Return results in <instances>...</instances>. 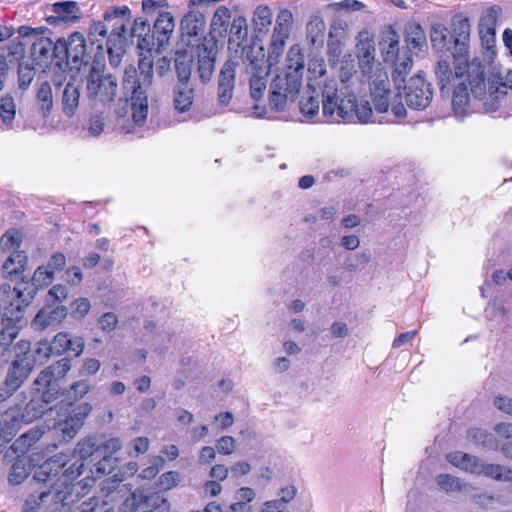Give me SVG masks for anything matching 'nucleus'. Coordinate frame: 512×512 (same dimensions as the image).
Segmentation results:
<instances>
[{
    "label": "nucleus",
    "mask_w": 512,
    "mask_h": 512,
    "mask_svg": "<svg viewBox=\"0 0 512 512\" xmlns=\"http://www.w3.org/2000/svg\"><path fill=\"white\" fill-rule=\"evenodd\" d=\"M304 74V55L299 45H292L286 55L284 69L270 83L269 106L284 111L288 100L293 101L300 91Z\"/></svg>",
    "instance_id": "1"
},
{
    "label": "nucleus",
    "mask_w": 512,
    "mask_h": 512,
    "mask_svg": "<svg viewBox=\"0 0 512 512\" xmlns=\"http://www.w3.org/2000/svg\"><path fill=\"white\" fill-rule=\"evenodd\" d=\"M131 20L128 6L114 7L105 12L103 22H98V33L101 36L109 34L107 53L111 66L117 67L125 53L126 25Z\"/></svg>",
    "instance_id": "2"
},
{
    "label": "nucleus",
    "mask_w": 512,
    "mask_h": 512,
    "mask_svg": "<svg viewBox=\"0 0 512 512\" xmlns=\"http://www.w3.org/2000/svg\"><path fill=\"white\" fill-rule=\"evenodd\" d=\"M35 291L12 290L11 286L0 288V299L8 304L5 308L3 329L0 331V353H4L19 333L17 324L23 317L22 309L32 301Z\"/></svg>",
    "instance_id": "3"
},
{
    "label": "nucleus",
    "mask_w": 512,
    "mask_h": 512,
    "mask_svg": "<svg viewBox=\"0 0 512 512\" xmlns=\"http://www.w3.org/2000/svg\"><path fill=\"white\" fill-rule=\"evenodd\" d=\"M197 60L194 63V57L188 52H177L175 56V70L180 83L189 84L192 70L196 73L202 83L211 80L216 61V48L214 43L200 44L197 46Z\"/></svg>",
    "instance_id": "4"
},
{
    "label": "nucleus",
    "mask_w": 512,
    "mask_h": 512,
    "mask_svg": "<svg viewBox=\"0 0 512 512\" xmlns=\"http://www.w3.org/2000/svg\"><path fill=\"white\" fill-rule=\"evenodd\" d=\"M468 40H455L454 64L461 65L467 70L468 85L475 98L486 94L485 66L479 58L468 61Z\"/></svg>",
    "instance_id": "5"
},
{
    "label": "nucleus",
    "mask_w": 512,
    "mask_h": 512,
    "mask_svg": "<svg viewBox=\"0 0 512 512\" xmlns=\"http://www.w3.org/2000/svg\"><path fill=\"white\" fill-rule=\"evenodd\" d=\"M336 80H329L321 87L322 113L328 121L340 122L349 120L351 110L355 107L352 99L338 98V87Z\"/></svg>",
    "instance_id": "6"
},
{
    "label": "nucleus",
    "mask_w": 512,
    "mask_h": 512,
    "mask_svg": "<svg viewBox=\"0 0 512 512\" xmlns=\"http://www.w3.org/2000/svg\"><path fill=\"white\" fill-rule=\"evenodd\" d=\"M138 471V464L136 462H129L125 464L116 474L107 477L101 483V489L98 493V499L103 498L102 505L103 512H112L114 507H107L109 502L120 501L130 489H126V485H121L126 477L133 476Z\"/></svg>",
    "instance_id": "7"
},
{
    "label": "nucleus",
    "mask_w": 512,
    "mask_h": 512,
    "mask_svg": "<svg viewBox=\"0 0 512 512\" xmlns=\"http://www.w3.org/2000/svg\"><path fill=\"white\" fill-rule=\"evenodd\" d=\"M135 67H126L123 77V87L131 92V110L133 121L137 124L145 122L148 113L147 91H141L135 82Z\"/></svg>",
    "instance_id": "8"
},
{
    "label": "nucleus",
    "mask_w": 512,
    "mask_h": 512,
    "mask_svg": "<svg viewBox=\"0 0 512 512\" xmlns=\"http://www.w3.org/2000/svg\"><path fill=\"white\" fill-rule=\"evenodd\" d=\"M404 90L407 105L414 109H425L433 98L430 83L420 73L409 80Z\"/></svg>",
    "instance_id": "9"
},
{
    "label": "nucleus",
    "mask_w": 512,
    "mask_h": 512,
    "mask_svg": "<svg viewBox=\"0 0 512 512\" xmlns=\"http://www.w3.org/2000/svg\"><path fill=\"white\" fill-rule=\"evenodd\" d=\"M512 90V70L507 71L503 76L501 73H494L486 83V94L480 99H485L484 107L487 112L496 111L497 101L507 94V89Z\"/></svg>",
    "instance_id": "10"
},
{
    "label": "nucleus",
    "mask_w": 512,
    "mask_h": 512,
    "mask_svg": "<svg viewBox=\"0 0 512 512\" xmlns=\"http://www.w3.org/2000/svg\"><path fill=\"white\" fill-rule=\"evenodd\" d=\"M117 88L118 84L115 76L107 74L100 77L98 74V98L103 105L108 107V109L113 107L114 113L117 117H122L126 113L128 102L127 100L119 98L118 102L116 104L114 103Z\"/></svg>",
    "instance_id": "11"
},
{
    "label": "nucleus",
    "mask_w": 512,
    "mask_h": 512,
    "mask_svg": "<svg viewBox=\"0 0 512 512\" xmlns=\"http://www.w3.org/2000/svg\"><path fill=\"white\" fill-rule=\"evenodd\" d=\"M435 74L442 97H449L452 88H454L459 81H468L465 67L454 64L453 71L449 63L445 60L438 61Z\"/></svg>",
    "instance_id": "12"
},
{
    "label": "nucleus",
    "mask_w": 512,
    "mask_h": 512,
    "mask_svg": "<svg viewBox=\"0 0 512 512\" xmlns=\"http://www.w3.org/2000/svg\"><path fill=\"white\" fill-rule=\"evenodd\" d=\"M375 43L367 31H361L357 37L356 56L363 75L371 78L375 64Z\"/></svg>",
    "instance_id": "13"
},
{
    "label": "nucleus",
    "mask_w": 512,
    "mask_h": 512,
    "mask_svg": "<svg viewBox=\"0 0 512 512\" xmlns=\"http://www.w3.org/2000/svg\"><path fill=\"white\" fill-rule=\"evenodd\" d=\"M249 80H268L271 69L266 65L264 49L261 46L250 45L243 48Z\"/></svg>",
    "instance_id": "14"
},
{
    "label": "nucleus",
    "mask_w": 512,
    "mask_h": 512,
    "mask_svg": "<svg viewBox=\"0 0 512 512\" xmlns=\"http://www.w3.org/2000/svg\"><path fill=\"white\" fill-rule=\"evenodd\" d=\"M128 495V493L126 494ZM123 502L124 509H138V508H146L149 509L147 512H153V508L166 510L169 508V503L167 500L157 493H152L148 496L143 495L142 492L135 491L131 493V495L125 496L120 501H114L113 503ZM112 502H109L111 504ZM126 512V510H123Z\"/></svg>",
    "instance_id": "15"
},
{
    "label": "nucleus",
    "mask_w": 512,
    "mask_h": 512,
    "mask_svg": "<svg viewBox=\"0 0 512 512\" xmlns=\"http://www.w3.org/2000/svg\"><path fill=\"white\" fill-rule=\"evenodd\" d=\"M236 66L237 64L229 59L220 69L218 76L217 101L221 106H227L233 97Z\"/></svg>",
    "instance_id": "16"
},
{
    "label": "nucleus",
    "mask_w": 512,
    "mask_h": 512,
    "mask_svg": "<svg viewBox=\"0 0 512 512\" xmlns=\"http://www.w3.org/2000/svg\"><path fill=\"white\" fill-rule=\"evenodd\" d=\"M135 82L141 91H147L153 83V57L151 49L141 50L138 60V70L135 68Z\"/></svg>",
    "instance_id": "17"
},
{
    "label": "nucleus",
    "mask_w": 512,
    "mask_h": 512,
    "mask_svg": "<svg viewBox=\"0 0 512 512\" xmlns=\"http://www.w3.org/2000/svg\"><path fill=\"white\" fill-rule=\"evenodd\" d=\"M66 316L67 310L64 306H46L37 313L32 325L35 329L43 330L49 326L61 323Z\"/></svg>",
    "instance_id": "18"
},
{
    "label": "nucleus",
    "mask_w": 512,
    "mask_h": 512,
    "mask_svg": "<svg viewBox=\"0 0 512 512\" xmlns=\"http://www.w3.org/2000/svg\"><path fill=\"white\" fill-rule=\"evenodd\" d=\"M499 8L491 7L487 16L479 24V36L484 49L489 51L495 43V26Z\"/></svg>",
    "instance_id": "19"
},
{
    "label": "nucleus",
    "mask_w": 512,
    "mask_h": 512,
    "mask_svg": "<svg viewBox=\"0 0 512 512\" xmlns=\"http://www.w3.org/2000/svg\"><path fill=\"white\" fill-rule=\"evenodd\" d=\"M54 280V270H50L49 268L43 266H39L33 274L32 283L29 285L28 283H22L18 287H14L12 290H24L28 292L30 290H34L35 293L38 289L48 286Z\"/></svg>",
    "instance_id": "20"
},
{
    "label": "nucleus",
    "mask_w": 512,
    "mask_h": 512,
    "mask_svg": "<svg viewBox=\"0 0 512 512\" xmlns=\"http://www.w3.org/2000/svg\"><path fill=\"white\" fill-rule=\"evenodd\" d=\"M175 23L170 13H161L156 19L153 27V33L156 37L158 44L163 46L168 42L171 34L174 31Z\"/></svg>",
    "instance_id": "21"
},
{
    "label": "nucleus",
    "mask_w": 512,
    "mask_h": 512,
    "mask_svg": "<svg viewBox=\"0 0 512 512\" xmlns=\"http://www.w3.org/2000/svg\"><path fill=\"white\" fill-rule=\"evenodd\" d=\"M54 106L52 87L49 82H43L36 92V108L38 113L46 118L50 115Z\"/></svg>",
    "instance_id": "22"
},
{
    "label": "nucleus",
    "mask_w": 512,
    "mask_h": 512,
    "mask_svg": "<svg viewBox=\"0 0 512 512\" xmlns=\"http://www.w3.org/2000/svg\"><path fill=\"white\" fill-rule=\"evenodd\" d=\"M79 100V86L75 83L68 82L63 90L61 99L63 113L68 117L73 116L78 109Z\"/></svg>",
    "instance_id": "23"
},
{
    "label": "nucleus",
    "mask_w": 512,
    "mask_h": 512,
    "mask_svg": "<svg viewBox=\"0 0 512 512\" xmlns=\"http://www.w3.org/2000/svg\"><path fill=\"white\" fill-rule=\"evenodd\" d=\"M205 16L200 11H190L181 20V30L184 35L198 36L205 28Z\"/></svg>",
    "instance_id": "24"
},
{
    "label": "nucleus",
    "mask_w": 512,
    "mask_h": 512,
    "mask_svg": "<svg viewBox=\"0 0 512 512\" xmlns=\"http://www.w3.org/2000/svg\"><path fill=\"white\" fill-rule=\"evenodd\" d=\"M39 458V454H33L30 461H27L26 458H18L13 464L8 475V481L10 484L17 485L22 483L30 474V462H33V465H35V462L38 461Z\"/></svg>",
    "instance_id": "25"
},
{
    "label": "nucleus",
    "mask_w": 512,
    "mask_h": 512,
    "mask_svg": "<svg viewBox=\"0 0 512 512\" xmlns=\"http://www.w3.org/2000/svg\"><path fill=\"white\" fill-rule=\"evenodd\" d=\"M132 38L137 39V48L140 50L151 49L150 24L145 18H136L130 33Z\"/></svg>",
    "instance_id": "26"
},
{
    "label": "nucleus",
    "mask_w": 512,
    "mask_h": 512,
    "mask_svg": "<svg viewBox=\"0 0 512 512\" xmlns=\"http://www.w3.org/2000/svg\"><path fill=\"white\" fill-rule=\"evenodd\" d=\"M346 24L339 22L333 24L330 28L329 39L327 42L328 53L334 59H337L342 53L343 38L345 36Z\"/></svg>",
    "instance_id": "27"
},
{
    "label": "nucleus",
    "mask_w": 512,
    "mask_h": 512,
    "mask_svg": "<svg viewBox=\"0 0 512 512\" xmlns=\"http://www.w3.org/2000/svg\"><path fill=\"white\" fill-rule=\"evenodd\" d=\"M466 82L467 81H459V83L451 90L452 108L455 111V113L459 115H462L465 112L469 102V90H471V87L468 88ZM470 92L472 93V91Z\"/></svg>",
    "instance_id": "28"
},
{
    "label": "nucleus",
    "mask_w": 512,
    "mask_h": 512,
    "mask_svg": "<svg viewBox=\"0 0 512 512\" xmlns=\"http://www.w3.org/2000/svg\"><path fill=\"white\" fill-rule=\"evenodd\" d=\"M84 418V413L73 410L65 420H61L57 424L56 428L62 432L64 438H73L77 430L82 426Z\"/></svg>",
    "instance_id": "29"
},
{
    "label": "nucleus",
    "mask_w": 512,
    "mask_h": 512,
    "mask_svg": "<svg viewBox=\"0 0 512 512\" xmlns=\"http://www.w3.org/2000/svg\"><path fill=\"white\" fill-rule=\"evenodd\" d=\"M27 257L24 252H14L8 254L7 259L2 265L3 275L5 277H12L20 274L25 270Z\"/></svg>",
    "instance_id": "30"
},
{
    "label": "nucleus",
    "mask_w": 512,
    "mask_h": 512,
    "mask_svg": "<svg viewBox=\"0 0 512 512\" xmlns=\"http://www.w3.org/2000/svg\"><path fill=\"white\" fill-rule=\"evenodd\" d=\"M30 364H22L21 361L15 360L13 362V365L8 373L6 384L11 390H16L20 387V385L23 383V381L29 376L30 374Z\"/></svg>",
    "instance_id": "31"
},
{
    "label": "nucleus",
    "mask_w": 512,
    "mask_h": 512,
    "mask_svg": "<svg viewBox=\"0 0 512 512\" xmlns=\"http://www.w3.org/2000/svg\"><path fill=\"white\" fill-rule=\"evenodd\" d=\"M194 88L189 84L180 83L175 89L174 105L179 112H186L192 106Z\"/></svg>",
    "instance_id": "32"
},
{
    "label": "nucleus",
    "mask_w": 512,
    "mask_h": 512,
    "mask_svg": "<svg viewBox=\"0 0 512 512\" xmlns=\"http://www.w3.org/2000/svg\"><path fill=\"white\" fill-rule=\"evenodd\" d=\"M230 18V10L225 6H219L211 20V34H217L220 37L224 36L228 31Z\"/></svg>",
    "instance_id": "33"
},
{
    "label": "nucleus",
    "mask_w": 512,
    "mask_h": 512,
    "mask_svg": "<svg viewBox=\"0 0 512 512\" xmlns=\"http://www.w3.org/2000/svg\"><path fill=\"white\" fill-rule=\"evenodd\" d=\"M63 466L64 463L60 460V458H51L45 461L35 470L34 479L39 482H45L53 476H56Z\"/></svg>",
    "instance_id": "34"
},
{
    "label": "nucleus",
    "mask_w": 512,
    "mask_h": 512,
    "mask_svg": "<svg viewBox=\"0 0 512 512\" xmlns=\"http://www.w3.org/2000/svg\"><path fill=\"white\" fill-rule=\"evenodd\" d=\"M435 482L440 490L445 493L461 492L467 489L468 485L461 481L460 478L450 474L441 473L435 477Z\"/></svg>",
    "instance_id": "35"
},
{
    "label": "nucleus",
    "mask_w": 512,
    "mask_h": 512,
    "mask_svg": "<svg viewBox=\"0 0 512 512\" xmlns=\"http://www.w3.org/2000/svg\"><path fill=\"white\" fill-rule=\"evenodd\" d=\"M405 33V40L409 49L422 50L426 46V34L419 24L408 25Z\"/></svg>",
    "instance_id": "36"
},
{
    "label": "nucleus",
    "mask_w": 512,
    "mask_h": 512,
    "mask_svg": "<svg viewBox=\"0 0 512 512\" xmlns=\"http://www.w3.org/2000/svg\"><path fill=\"white\" fill-rule=\"evenodd\" d=\"M392 62L394 63L392 78L395 84L400 87L401 84L405 83V76L411 69L413 61L408 52H405L403 56H397Z\"/></svg>",
    "instance_id": "37"
},
{
    "label": "nucleus",
    "mask_w": 512,
    "mask_h": 512,
    "mask_svg": "<svg viewBox=\"0 0 512 512\" xmlns=\"http://www.w3.org/2000/svg\"><path fill=\"white\" fill-rule=\"evenodd\" d=\"M52 11L63 21L70 22L79 18V7L76 2L63 1L52 5Z\"/></svg>",
    "instance_id": "38"
},
{
    "label": "nucleus",
    "mask_w": 512,
    "mask_h": 512,
    "mask_svg": "<svg viewBox=\"0 0 512 512\" xmlns=\"http://www.w3.org/2000/svg\"><path fill=\"white\" fill-rule=\"evenodd\" d=\"M16 116V103L12 96L4 95L0 99V118L1 122L7 128L12 127Z\"/></svg>",
    "instance_id": "39"
},
{
    "label": "nucleus",
    "mask_w": 512,
    "mask_h": 512,
    "mask_svg": "<svg viewBox=\"0 0 512 512\" xmlns=\"http://www.w3.org/2000/svg\"><path fill=\"white\" fill-rule=\"evenodd\" d=\"M21 233L18 230H8L0 238V249L3 253L11 254L14 252H21L19 250L21 244Z\"/></svg>",
    "instance_id": "40"
},
{
    "label": "nucleus",
    "mask_w": 512,
    "mask_h": 512,
    "mask_svg": "<svg viewBox=\"0 0 512 512\" xmlns=\"http://www.w3.org/2000/svg\"><path fill=\"white\" fill-rule=\"evenodd\" d=\"M491 477L496 480L512 479V470L498 464H481L479 474Z\"/></svg>",
    "instance_id": "41"
},
{
    "label": "nucleus",
    "mask_w": 512,
    "mask_h": 512,
    "mask_svg": "<svg viewBox=\"0 0 512 512\" xmlns=\"http://www.w3.org/2000/svg\"><path fill=\"white\" fill-rule=\"evenodd\" d=\"M292 22L293 16L291 11L288 9L280 10L273 32L280 35L281 38H289Z\"/></svg>",
    "instance_id": "42"
},
{
    "label": "nucleus",
    "mask_w": 512,
    "mask_h": 512,
    "mask_svg": "<svg viewBox=\"0 0 512 512\" xmlns=\"http://www.w3.org/2000/svg\"><path fill=\"white\" fill-rule=\"evenodd\" d=\"M347 99H352L355 107L351 110V114L349 115V120L352 121L354 117L358 119L361 123H367L372 116V108L368 101L362 102L358 104L357 99L354 95H349Z\"/></svg>",
    "instance_id": "43"
},
{
    "label": "nucleus",
    "mask_w": 512,
    "mask_h": 512,
    "mask_svg": "<svg viewBox=\"0 0 512 512\" xmlns=\"http://www.w3.org/2000/svg\"><path fill=\"white\" fill-rule=\"evenodd\" d=\"M273 18L272 10L267 6H258L253 14V24L255 30L261 32L267 30L271 25Z\"/></svg>",
    "instance_id": "44"
},
{
    "label": "nucleus",
    "mask_w": 512,
    "mask_h": 512,
    "mask_svg": "<svg viewBox=\"0 0 512 512\" xmlns=\"http://www.w3.org/2000/svg\"><path fill=\"white\" fill-rule=\"evenodd\" d=\"M301 113L308 118H313L319 113V95H308L303 97L299 103Z\"/></svg>",
    "instance_id": "45"
},
{
    "label": "nucleus",
    "mask_w": 512,
    "mask_h": 512,
    "mask_svg": "<svg viewBox=\"0 0 512 512\" xmlns=\"http://www.w3.org/2000/svg\"><path fill=\"white\" fill-rule=\"evenodd\" d=\"M17 361H21L22 364L29 363L30 371L34 367V365L39 364L34 354L30 350V343L27 341H20L16 345V359Z\"/></svg>",
    "instance_id": "46"
},
{
    "label": "nucleus",
    "mask_w": 512,
    "mask_h": 512,
    "mask_svg": "<svg viewBox=\"0 0 512 512\" xmlns=\"http://www.w3.org/2000/svg\"><path fill=\"white\" fill-rule=\"evenodd\" d=\"M255 498V492L252 488L242 487L235 493V502L231 505L232 512L244 510L245 505Z\"/></svg>",
    "instance_id": "47"
},
{
    "label": "nucleus",
    "mask_w": 512,
    "mask_h": 512,
    "mask_svg": "<svg viewBox=\"0 0 512 512\" xmlns=\"http://www.w3.org/2000/svg\"><path fill=\"white\" fill-rule=\"evenodd\" d=\"M85 50L84 38L79 33L72 34L67 42L66 51L68 55H72L73 58H78L83 55Z\"/></svg>",
    "instance_id": "48"
},
{
    "label": "nucleus",
    "mask_w": 512,
    "mask_h": 512,
    "mask_svg": "<svg viewBox=\"0 0 512 512\" xmlns=\"http://www.w3.org/2000/svg\"><path fill=\"white\" fill-rule=\"evenodd\" d=\"M453 33L455 40H468L470 36V23L467 18L462 16L454 17L453 19Z\"/></svg>",
    "instance_id": "49"
},
{
    "label": "nucleus",
    "mask_w": 512,
    "mask_h": 512,
    "mask_svg": "<svg viewBox=\"0 0 512 512\" xmlns=\"http://www.w3.org/2000/svg\"><path fill=\"white\" fill-rule=\"evenodd\" d=\"M325 29L324 21L317 17L308 23L307 30L312 44L321 43L323 41Z\"/></svg>",
    "instance_id": "50"
},
{
    "label": "nucleus",
    "mask_w": 512,
    "mask_h": 512,
    "mask_svg": "<svg viewBox=\"0 0 512 512\" xmlns=\"http://www.w3.org/2000/svg\"><path fill=\"white\" fill-rule=\"evenodd\" d=\"M230 33L239 41H243L248 36V25L247 21L243 16H237L233 19Z\"/></svg>",
    "instance_id": "51"
},
{
    "label": "nucleus",
    "mask_w": 512,
    "mask_h": 512,
    "mask_svg": "<svg viewBox=\"0 0 512 512\" xmlns=\"http://www.w3.org/2000/svg\"><path fill=\"white\" fill-rule=\"evenodd\" d=\"M447 28L441 24L436 23L432 25L430 31V40L434 47H443L446 43Z\"/></svg>",
    "instance_id": "52"
},
{
    "label": "nucleus",
    "mask_w": 512,
    "mask_h": 512,
    "mask_svg": "<svg viewBox=\"0 0 512 512\" xmlns=\"http://www.w3.org/2000/svg\"><path fill=\"white\" fill-rule=\"evenodd\" d=\"M122 448V441L120 438H110L105 442H102L98 445V456L108 455L114 457L113 455L118 452Z\"/></svg>",
    "instance_id": "53"
},
{
    "label": "nucleus",
    "mask_w": 512,
    "mask_h": 512,
    "mask_svg": "<svg viewBox=\"0 0 512 512\" xmlns=\"http://www.w3.org/2000/svg\"><path fill=\"white\" fill-rule=\"evenodd\" d=\"M32 354L39 364H43L53 354L51 344L46 340L37 342Z\"/></svg>",
    "instance_id": "54"
},
{
    "label": "nucleus",
    "mask_w": 512,
    "mask_h": 512,
    "mask_svg": "<svg viewBox=\"0 0 512 512\" xmlns=\"http://www.w3.org/2000/svg\"><path fill=\"white\" fill-rule=\"evenodd\" d=\"M164 458L161 456H156L151 460V465L141 471L139 477L142 479H153L160 471L161 467L164 465Z\"/></svg>",
    "instance_id": "55"
},
{
    "label": "nucleus",
    "mask_w": 512,
    "mask_h": 512,
    "mask_svg": "<svg viewBox=\"0 0 512 512\" xmlns=\"http://www.w3.org/2000/svg\"><path fill=\"white\" fill-rule=\"evenodd\" d=\"M69 343H70V337L68 334H66V333L57 334L53 338L52 342L50 343L51 347H52V353L57 354V355L65 354V352H67V347H68Z\"/></svg>",
    "instance_id": "56"
},
{
    "label": "nucleus",
    "mask_w": 512,
    "mask_h": 512,
    "mask_svg": "<svg viewBox=\"0 0 512 512\" xmlns=\"http://www.w3.org/2000/svg\"><path fill=\"white\" fill-rule=\"evenodd\" d=\"M390 90L382 89L381 93H374V108L379 113H386L389 109Z\"/></svg>",
    "instance_id": "57"
},
{
    "label": "nucleus",
    "mask_w": 512,
    "mask_h": 512,
    "mask_svg": "<svg viewBox=\"0 0 512 512\" xmlns=\"http://www.w3.org/2000/svg\"><path fill=\"white\" fill-rule=\"evenodd\" d=\"M236 448V441L232 436H222L216 442V449L221 455H231Z\"/></svg>",
    "instance_id": "58"
},
{
    "label": "nucleus",
    "mask_w": 512,
    "mask_h": 512,
    "mask_svg": "<svg viewBox=\"0 0 512 512\" xmlns=\"http://www.w3.org/2000/svg\"><path fill=\"white\" fill-rule=\"evenodd\" d=\"M118 324V318L116 314L107 312L98 318V327L104 332L113 331Z\"/></svg>",
    "instance_id": "59"
},
{
    "label": "nucleus",
    "mask_w": 512,
    "mask_h": 512,
    "mask_svg": "<svg viewBox=\"0 0 512 512\" xmlns=\"http://www.w3.org/2000/svg\"><path fill=\"white\" fill-rule=\"evenodd\" d=\"M101 459L98 460V474H110L114 471L115 467L118 464L117 457H111L108 455L100 456Z\"/></svg>",
    "instance_id": "60"
},
{
    "label": "nucleus",
    "mask_w": 512,
    "mask_h": 512,
    "mask_svg": "<svg viewBox=\"0 0 512 512\" xmlns=\"http://www.w3.org/2000/svg\"><path fill=\"white\" fill-rule=\"evenodd\" d=\"M268 80H249L250 95L255 101L260 100L266 91Z\"/></svg>",
    "instance_id": "61"
},
{
    "label": "nucleus",
    "mask_w": 512,
    "mask_h": 512,
    "mask_svg": "<svg viewBox=\"0 0 512 512\" xmlns=\"http://www.w3.org/2000/svg\"><path fill=\"white\" fill-rule=\"evenodd\" d=\"M90 310V303L84 298L76 300L72 304L71 315L77 319L83 318Z\"/></svg>",
    "instance_id": "62"
},
{
    "label": "nucleus",
    "mask_w": 512,
    "mask_h": 512,
    "mask_svg": "<svg viewBox=\"0 0 512 512\" xmlns=\"http://www.w3.org/2000/svg\"><path fill=\"white\" fill-rule=\"evenodd\" d=\"M179 475L175 471H168L159 477V486L161 489L169 490L178 483Z\"/></svg>",
    "instance_id": "63"
},
{
    "label": "nucleus",
    "mask_w": 512,
    "mask_h": 512,
    "mask_svg": "<svg viewBox=\"0 0 512 512\" xmlns=\"http://www.w3.org/2000/svg\"><path fill=\"white\" fill-rule=\"evenodd\" d=\"M468 438L472 439L476 444L487 445L492 440V435L480 428H471L468 430Z\"/></svg>",
    "instance_id": "64"
}]
</instances>
